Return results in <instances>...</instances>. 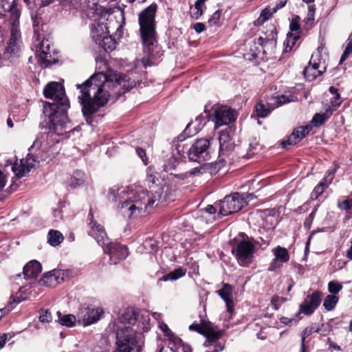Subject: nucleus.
<instances>
[{"label":"nucleus","instance_id":"obj_29","mask_svg":"<svg viewBox=\"0 0 352 352\" xmlns=\"http://www.w3.org/2000/svg\"><path fill=\"white\" fill-rule=\"evenodd\" d=\"M257 43L263 47V53H267V50H273L276 44V34L274 33V29L269 35H265V37L259 36Z\"/></svg>","mask_w":352,"mask_h":352},{"label":"nucleus","instance_id":"obj_52","mask_svg":"<svg viewBox=\"0 0 352 352\" xmlns=\"http://www.w3.org/2000/svg\"><path fill=\"white\" fill-rule=\"evenodd\" d=\"M52 318L48 310H41L39 316V320L41 322H49L52 321Z\"/></svg>","mask_w":352,"mask_h":352},{"label":"nucleus","instance_id":"obj_4","mask_svg":"<svg viewBox=\"0 0 352 352\" xmlns=\"http://www.w3.org/2000/svg\"><path fill=\"white\" fill-rule=\"evenodd\" d=\"M89 217L91 219L89 235L96 239L99 245L102 247L104 252L109 255L111 263L116 264L120 261L126 258L128 256L127 248L125 246L111 243L103 226L93 220V214L91 212L89 214Z\"/></svg>","mask_w":352,"mask_h":352},{"label":"nucleus","instance_id":"obj_35","mask_svg":"<svg viewBox=\"0 0 352 352\" xmlns=\"http://www.w3.org/2000/svg\"><path fill=\"white\" fill-rule=\"evenodd\" d=\"M58 320L60 324L66 326L67 327H72L74 326L76 321V317L73 314H66L62 316L60 312L57 311Z\"/></svg>","mask_w":352,"mask_h":352},{"label":"nucleus","instance_id":"obj_27","mask_svg":"<svg viewBox=\"0 0 352 352\" xmlns=\"http://www.w3.org/2000/svg\"><path fill=\"white\" fill-rule=\"evenodd\" d=\"M62 3L65 6H69L74 9L84 12L87 15L91 10H96V6H93L95 3L91 2L90 0H64Z\"/></svg>","mask_w":352,"mask_h":352},{"label":"nucleus","instance_id":"obj_17","mask_svg":"<svg viewBox=\"0 0 352 352\" xmlns=\"http://www.w3.org/2000/svg\"><path fill=\"white\" fill-rule=\"evenodd\" d=\"M68 272L63 270H53L45 274L39 280V284L47 287H53L65 280Z\"/></svg>","mask_w":352,"mask_h":352},{"label":"nucleus","instance_id":"obj_61","mask_svg":"<svg viewBox=\"0 0 352 352\" xmlns=\"http://www.w3.org/2000/svg\"><path fill=\"white\" fill-rule=\"evenodd\" d=\"M189 329L197 331L200 334H203V331H204V328H201L198 324L193 323L189 326Z\"/></svg>","mask_w":352,"mask_h":352},{"label":"nucleus","instance_id":"obj_8","mask_svg":"<svg viewBox=\"0 0 352 352\" xmlns=\"http://www.w3.org/2000/svg\"><path fill=\"white\" fill-rule=\"evenodd\" d=\"M115 344V352H140L142 350L136 331L133 328L116 331Z\"/></svg>","mask_w":352,"mask_h":352},{"label":"nucleus","instance_id":"obj_49","mask_svg":"<svg viewBox=\"0 0 352 352\" xmlns=\"http://www.w3.org/2000/svg\"><path fill=\"white\" fill-rule=\"evenodd\" d=\"M342 289V285L337 281L332 280L330 281L328 284V290L332 294V295H336Z\"/></svg>","mask_w":352,"mask_h":352},{"label":"nucleus","instance_id":"obj_22","mask_svg":"<svg viewBox=\"0 0 352 352\" xmlns=\"http://www.w3.org/2000/svg\"><path fill=\"white\" fill-rule=\"evenodd\" d=\"M219 158L229 157L234 150V144L228 131H221L219 138Z\"/></svg>","mask_w":352,"mask_h":352},{"label":"nucleus","instance_id":"obj_33","mask_svg":"<svg viewBox=\"0 0 352 352\" xmlns=\"http://www.w3.org/2000/svg\"><path fill=\"white\" fill-rule=\"evenodd\" d=\"M14 10L21 11L15 0H0V18L4 16L3 12H9L10 17H12Z\"/></svg>","mask_w":352,"mask_h":352},{"label":"nucleus","instance_id":"obj_10","mask_svg":"<svg viewBox=\"0 0 352 352\" xmlns=\"http://www.w3.org/2000/svg\"><path fill=\"white\" fill-rule=\"evenodd\" d=\"M322 50V47H318L317 52L312 54L309 65L304 69L305 77L309 81H311L320 76L326 69L324 60L321 58V51Z\"/></svg>","mask_w":352,"mask_h":352},{"label":"nucleus","instance_id":"obj_56","mask_svg":"<svg viewBox=\"0 0 352 352\" xmlns=\"http://www.w3.org/2000/svg\"><path fill=\"white\" fill-rule=\"evenodd\" d=\"M341 103L342 100L340 96L338 93H336V95L333 97V98L331 100V105L333 108L329 111H332L333 112L340 105Z\"/></svg>","mask_w":352,"mask_h":352},{"label":"nucleus","instance_id":"obj_59","mask_svg":"<svg viewBox=\"0 0 352 352\" xmlns=\"http://www.w3.org/2000/svg\"><path fill=\"white\" fill-rule=\"evenodd\" d=\"M136 153L138 155V156L141 158L144 164L146 165L148 163V158L146 156L145 151L141 148H138L136 149Z\"/></svg>","mask_w":352,"mask_h":352},{"label":"nucleus","instance_id":"obj_26","mask_svg":"<svg viewBox=\"0 0 352 352\" xmlns=\"http://www.w3.org/2000/svg\"><path fill=\"white\" fill-rule=\"evenodd\" d=\"M300 17L298 16H296L292 19L290 22L289 29L291 30V33L287 34V40L285 41V44L287 45L285 50L287 51V47H289V50H292V47L294 45L296 42L299 38V29H300Z\"/></svg>","mask_w":352,"mask_h":352},{"label":"nucleus","instance_id":"obj_9","mask_svg":"<svg viewBox=\"0 0 352 352\" xmlns=\"http://www.w3.org/2000/svg\"><path fill=\"white\" fill-rule=\"evenodd\" d=\"M247 204V201L243 195L238 192L232 195L226 196L223 200L218 204L219 217L227 216L232 213L239 212Z\"/></svg>","mask_w":352,"mask_h":352},{"label":"nucleus","instance_id":"obj_58","mask_svg":"<svg viewBox=\"0 0 352 352\" xmlns=\"http://www.w3.org/2000/svg\"><path fill=\"white\" fill-rule=\"evenodd\" d=\"M285 301V298L282 297H279L278 296H274L272 298V304L273 305L274 309L277 310L278 309V306Z\"/></svg>","mask_w":352,"mask_h":352},{"label":"nucleus","instance_id":"obj_64","mask_svg":"<svg viewBox=\"0 0 352 352\" xmlns=\"http://www.w3.org/2000/svg\"><path fill=\"white\" fill-rule=\"evenodd\" d=\"M279 261H277L275 258L273 259V261H272V263H270V267L268 268V270L270 271H274L275 269L278 268L280 267V265H278V263Z\"/></svg>","mask_w":352,"mask_h":352},{"label":"nucleus","instance_id":"obj_50","mask_svg":"<svg viewBox=\"0 0 352 352\" xmlns=\"http://www.w3.org/2000/svg\"><path fill=\"white\" fill-rule=\"evenodd\" d=\"M334 173L335 170H329L319 184H322V186L327 188L333 179Z\"/></svg>","mask_w":352,"mask_h":352},{"label":"nucleus","instance_id":"obj_6","mask_svg":"<svg viewBox=\"0 0 352 352\" xmlns=\"http://www.w3.org/2000/svg\"><path fill=\"white\" fill-rule=\"evenodd\" d=\"M69 104L65 102L63 107H58L56 104H50L49 107H45L44 113L48 116V127L50 131L57 135H62L66 129L67 122V109Z\"/></svg>","mask_w":352,"mask_h":352},{"label":"nucleus","instance_id":"obj_30","mask_svg":"<svg viewBox=\"0 0 352 352\" xmlns=\"http://www.w3.org/2000/svg\"><path fill=\"white\" fill-rule=\"evenodd\" d=\"M41 265L37 261H31L23 267L24 278L30 279L36 277L41 272Z\"/></svg>","mask_w":352,"mask_h":352},{"label":"nucleus","instance_id":"obj_19","mask_svg":"<svg viewBox=\"0 0 352 352\" xmlns=\"http://www.w3.org/2000/svg\"><path fill=\"white\" fill-rule=\"evenodd\" d=\"M36 162V159L28 154L25 159L15 162L12 166V170L17 177H25L35 166Z\"/></svg>","mask_w":352,"mask_h":352},{"label":"nucleus","instance_id":"obj_28","mask_svg":"<svg viewBox=\"0 0 352 352\" xmlns=\"http://www.w3.org/2000/svg\"><path fill=\"white\" fill-rule=\"evenodd\" d=\"M21 16V11H14L12 17H10V40L16 41H21V32L19 29V18Z\"/></svg>","mask_w":352,"mask_h":352},{"label":"nucleus","instance_id":"obj_16","mask_svg":"<svg viewBox=\"0 0 352 352\" xmlns=\"http://www.w3.org/2000/svg\"><path fill=\"white\" fill-rule=\"evenodd\" d=\"M206 338L204 345L207 349L206 352H219L223 349V346L218 342L221 336V332L212 327H205L203 334Z\"/></svg>","mask_w":352,"mask_h":352},{"label":"nucleus","instance_id":"obj_21","mask_svg":"<svg viewBox=\"0 0 352 352\" xmlns=\"http://www.w3.org/2000/svg\"><path fill=\"white\" fill-rule=\"evenodd\" d=\"M36 53L39 58V62L44 67L54 64L57 62L54 54H52L50 50V45L48 40H43L39 47L36 50Z\"/></svg>","mask_w":352,"mask_h":352},{"label":"nucleus","instance_id":"obj_63","mask_svg":"<svg viewBox=\"0 0 352 352\" xmlns=\"http://www.w3.org/2000/svg\"><path fill=\"white\" fill-rule=\"evenodd\" d=\"M193 28L197 33H201L205 30V25L202 23L194 24Z\"/></svg>","mask_w":352,"mask_h":352},{"label":"nucleus","instance_id":"obj_32","mask_svg":"<svg viewBox=\"0 0 352 352\" xmlns=\"http://www.w3.org/2000/svg\"><path fill=\"white\" fill-rule=\"evenodd\" d=\"M201 117H197L194 122L189 123L184 129L183 134L178 136V139L182 141L185 137H191L197 134L201 129Z\"/></svg>","mask_w":352,"mask_h":352},{"label":"nucleus","instance_id":"obj_36","mask_svg":"<svg viewBox=\"0 0 352 352\" xmlns=\"http://www.w3.org/2000/svg\"><path fill=\"white\" fill-rule=\"evenodd\" d=\"M63 241L62 233L58 230H51L48 232L47 241L52 246H57Z\"/></svg>","mask_w":352,"mask_h":352},{"label":"nucleus","instance_id":"obj_39","mask_svg":"<svg viewBox=\"0 0 352 352\" xmlns=\"http://www.w3.org/2000/svg\"><path fill=\"white\" fill-rule=\"evenodd\" d=\"M271 102L272 101L270 100V102H267V107H265L261 102L258 103L255 107L257 116L261 118L266 117L275 108L274 105L270 104Z\"/></svg>","mask_w":352,"mask_h":352},{"label":"nucleus","instance_id":"obj_25","mask_svg":"<svg viewBox=\"0 0 352 352\" xmlns=\"http://www.w3.org/2000/svg\"><path fill=\"white\" fill-rule=\"evenodd\" d=\"M309 132L308 126H300L295 129L293 133L288 137L286 141H283L280 144L283 148H287V145H295L302 140Z\"/></svg>","mask_w":352,"mask_h":352},{"label":"nucleus","instance_id":"obj_20","mask_svg":"<svg viewBox=\"0 0 352 352\" xmlns=\"http://www.w3.org/2000/svg\"><path fill=\"white\" fill-rule=\"evenodd\" d=\"M322 297V293L319 291H316L311 295L307 296L300 305V311L306 315L311 314L320 305Z\"/></svg>","mask_w":352,"mask_h":352},{"label":"nucleus","instance_id":"obj_18","mask_svg":"<svg viewBox=\"0 0 352 352\" xmlns=\"http://www.w3.org/2000/svg\"><path fill=\"white\" fill-rule=\"evenodd\" d=\"M137 320V316L133 309L131 308L125 309L121 315L113 323L114 331L124 329L125 328H132Z\"/></svg>","mask_w":352,"mask_h":352},{"label":"nucleus","instance_id":"obj_13","mask_svg":"<svg viewBox=\"0 0 352 352\" xmlns=\"http://www.w3.org/2000/svg\"><path fill=\"white\" fill-rule=\"evenodd\" d=\"M43 94L45 98L53 100L54 102L52 104H56L58 107H63L65 102L67 104H69V100L65 96L64 87L59 82H51L48 83L44 89ZM50 104H47V107H49Z\"/></svg>","mask_w":352,"mask_h":352},{"label":"nucleus","instance_id":"obj_48","mask_svg":"<svg viewBox=\"0 0 352 352\" xmlns=\"http://www.w3.org/2000/svg\"><path fill=\"white\" fill-rule=\"evenodd\" d=\"M159 180L158 173H154L151 168L147 170V179L146 182L148 185L151 187L155 184L156 182Z\"/></svg>","mask_w":352,"mask_h":352},{"label":"nucleus","instance_id":"obj_5","mask_svg":"<svg viewBox=\"0 0 352 352\" xmlns=\"http://www.w3.org/2000/svg\"><path fill=\"white\" fill-rule=\"evenodd\" d=\"M157 5L153 3L141 12L139 14V25L143 43L150 46L155 41V18Z\"/></svg>","mask_w":352,"mask_h":352},{"label":"nucleus","instance_id":"obj_43","mask_svg":"<svg viewBox=\"0 0 352 352\" xmlns=\"http://www.w3.org/2000/svg\"><path fill=\"white\" fill-rule=\"evenodd\" d=\"M273 9L270 10L267 8L263 9L258 18L254 21L255 25H263L266 21H267L274 14Z\"/></svg>","mask_w":352,"mask_h":352},{"label":"nucleus","instance_id":"obj_24","mask_svg":"<svg viewBox=\"0 0 352 352\" xmlns=\"http://www.w3.org/2000/svg\"><path fill=\"white\" fill-rule=\"evenodd\" d=\"M21 41L9 39L7 46L2 54L3 58L8 61H13L18 58L21 54Z\"/></svg>","mask_w":352,"mask_h":352},{"label":"nucleus","instance_id":"obj_60","mask_svg":"<svg viewBox=\"0 0 352 352\" xmlns=\"http://www.w3.org/2000/svg\"><path fill=\"white\" fill-rule=\"evenodd\" d=\"M287 1V0H278L276 3L275 6L272 8L273 12H276L279 9L283 8L285 6Z\"/></svg>","mask_w":352,"mask_h":352},{"label":"nucleus","instance_id":"obj_34","mask_svg":"<svg viewBox=\"0 0 352 352\" xmlns=\"http://www.w3.org/2000/svg\"><path fill=\"white\" fill-rule=\"evenodd\" d=\"M206 0H197L194 7L190 8L191 16L195 19H198L206 9L205 2Z\"/></svg>","mask_w":352,"mask_h":352},{"label":"nucleus","instance_id":"obj_38","mask_svg":"<svg viewBox=\"0 0 352 352\" xmlns=\"http://www.w3.org/2000/svg\"><path fill=\"white\" fill-rule=\"evenodd\" d=\"M87 177L84 172L81 170H76L74 173L70 184L72 186L76 188L81 186L86 181Z\"/></svg>","mask_w":352,"mask_h":352},{"label":"nucleus","instance_id":"obj_1","mask_svg":"<svg viewBox=\"0 0 352 352\" xmlns=\"http://www.w3.org/2000/svg\"><path fill=\"white\" fill-rule=\"evenodd\" d=\"M160 190L151 194L141 188L129 190L126 187H113L109 190L108 199L118 203V207L124 217L138 219L143 216L147 208L153 206L157 201H165L170 198L172 190L169 185L164 184Z\"/></svg>","mask_w":352,"mask_h":352},{"label":"nucleus","instance_id":"obj_46","mask_svg":"<svg viewBox=\"0 0 352 352\" xmlns=\"http://www.w3.org/2000/svg\"><path fill=\"white\" fill-rule=\"evenodd\" d=\"M179 164V159L172 155L170 157L164 165V169L166 172H169L175 170Z\"/></svg>","mask_w":352,"mask_h":352},{"label":"nucleus","instance_id":"obj_47","mask_svg":"<svg viewBox=\"0 0 352 352\" xmlns=\"http://www.w3.org/2000/svg\"><path fill=\"white\" fill-rule=\"evenodd\" d=\"M352 54V32L349 35L348 39H347V43L346 46L345 47V50L340 58V63H342L350 54Z\"/></svg>","mask_w":352,"mask_h":352},{"label":"nucleus","instance_id":"obj_37","mask_svg":"<svg viewBox=\"0 0 352 352\" xmlns=\"http://www.w3.org/2000/svg\"><path fill=\"white\" fill-rule=\"evenodd\" d=\"M275 258L282 263H285L289 259V254L287 250L285 248L278 246L272 250Z\"/></svg>","mask_w":352,"mask_h":352},{"label":"nucleus","instance_id":"obj_3","mask_svg":"<svg viewBox=\"0 0 352 352\" xmlns=\"http://www.w3.org/2000/svg\"><path fill=\"white\" fill-rule=\"evenodd\" d=\"M96 10L88 12L87 16L93 21L91 24V38L102 49L107 52L115 48L114 39L109 35V28L104 23L107 12L98 3H94Z\"/></svg>","mask_w":352,"mask_h":352},{"label":"nucleus","instance_id":"obj_62","mask_svg":"<svg viewBox=\"0 0 352 352\" xmlns=\"http://www.w3.org/2000/svg\"><path fill=\"white\" fill-rule=\"evenodd\" d=\"M7 182L6 176L0 170V192L3 189Z\"/></svg>","mask_w":352,"mask_h":352},{"label":"nucleus","instance_id":"obj_2","mask_svg":"<svg viewBox=\"0 0 352 352\" xmlns=\"http://www.w3.org/2000/svg\"><path fill=\"white\" fill-rule=\"evenodd\" d=\"M125 76L120 73H113L107 76L102 72L92 75L82 85H76L80 90L78 96L82 105V111L87 120L104 106L109 100V89L121 85L125 80Z\"/></svg>","mask_w":352,"mask_h":352},{"label":"nucleus","instance_id":"obj_7","mask_svg":"<svg viewBox=\"0 0 352 352\" xmlns=\"http://www.w3.org/2000/svg\"><path fill=\"white\" fill-rule=\"evenodd\" d=\"M254 245L247 235L240 233L232 241V254L235 255L239 264L248 267L252 262Z\"/></svg>","mask_w":352,"mask_h":352},{"label":"nucleus","instance_id":"obj_53","mask_svg":"<svg viewBox=\"0 0 352 352\" xmlns=\"http://www.w3.org/2000/svg\"><path fill=\"white\" fill-rule=\"evenodd\" d=\"M23 300L24 299H22V298H21L19 297L15 298V297L12 296L11 297V300L8 302V307H5L3 309H1V311L3 312L4 314L8 313V312H9L13 308L12 306L13 302L19 303V302H21L22 300Z\"/></svg>","mask_w":352,"mask_h":352},{"label":"nucleus","instance_id":"obj_11","mask_svg":"<svg viewBox=\"0 0 352 352\" xmlns=\"http://www.w3.org/2000/svg\"><path fill=\"white\" fill-rule=\"evenodd\" d=\"M209 146L210 141L208 139L197 140L188 151L190 160L199 164L208 160L210 157Z\"/></svg>","mask_w":352,"mask_h":352},{"label":"nucleus","instance_id":"obj_54","mask_svg":"<svg viewBox=\"0 0 352 352\" xmlns=\"http://www.w3.org/2000/svg\"><path fill=\"white\" fill-rule=\"evenodd\" d=\"M221 13L219 10L214 12L211 17L208 19V23L210 26L217 25L219 23Z\"/></svg>","mask_w":352,"mask_h":352},{"label":"nucleus","instance_id":"obj_23","mask_svg":"<svg viewBox=\"0 0 352 352\" xmlns=\"http://www.w3.org/2000/svg\"><path fill=\"white\" fill-rule=\"evenodd\" d=\"M226 160L220 158L219 162L211 163H204L199 166L195 168L191 173L193 175H202L208 173L210 175H214L224 166Z\"/></svg>","mask_w":352,"mask_h":352},{"label":"nucleus","instance_id":"obj_55","mask_svg":"<svg viewBox=\"0 0 352 352\" xmlns=\"http://www.w3.org/2000/svg\"><path fill=\"white\" fill-rule=\"evenodd\" d=\"M324 189L326 188L322 186V184H318L311 192V197L315 199L318 198L323 192Z\"/></svg>","mask_w":352,"mask_h":352},{"label":"nucleus","instance_id":"obj_41","mask_svg":"<svg viewBox=\"0 0 352 352\" xmlns=\"http://www.w3.org/2000/svg\"><path fill=\"white\" fill-rule=\"evenodd\" d=\"M185 274V271L182 268L175 269L173 271L169 272L166 275L164 276L161 280L164 281L168 280H176L178 278L182 277Z\"/></svg>","mask_w":352,"mask_h":352},{"label":"nucleus","instance_id":"obj_40","mask_svg":"<svg viewBox=\"0 0 352 352\" xmlns=\"http://www.w3.org/2000/svg\"><path fill=\"white\" fill-rule=\"evenodd\" d=\"M332 114V111H327L324 113H316L311 120L312 124L315 126H319L322 124Z\"/></svg>","mask_w":352,"mask_h":352},{"label":"nucleus","instance_id":"obj_45","mask_svg":"<svg viewBox=\"0 0 352 352\" xmlns=\"http://www.w3.org/2000/svg\"><path fill=\"white\" fill-rule=\"evenodd\" d=\"M338 208L340 210H344L348 216L352 215L351 210H352V198H347L342 201L338 202Z\"/></svg>","mask_w":352,"mask_h":352},{"label":"nucleus","instance_id":"obj_14","mask_svg":"<svg viewBox=\"0 0 352 352\" xmlns=\"http://www.w3.org/2000/svg\"><path fill=\"white\" fill-rule=\"evenodd\" d=\"M104 311L100 307L89 306L78 309L77 318L83 326H88L99 320Z\"/></svg>","mask_w":352,"mask_h":352},{"label":"nucleus","instance_id":"obj_12","mask_svg":"<svg viewBox=\"0 0 352 352\" xmlns=\"http://www.w3.org/2000/svg\"><path fill=\"white\" fill-rule=\"evenodd\" d=\"M236 118L235 111L227 106L215 105L213 107L212 120L214 122V129L228 125L234 122Z\"/></svg>","mask_w":352,"mask_h":352},{"label":"nucleus","instance_id":"obj_44","mask_svg":"<svg viewBox=\"0 0 352 352\" xmlns=\"http://www.w3.org/2000/svg\"><path fill=\"white\" fill-rule=\"evenodd\" d=\"M271 100L272 102L270 103V104L274 105L275 108L278 107L279 105L288 103L292 101H294L293 96H287L285 95H281L280 96L272 98Z\"/></svg>","mask_w":352,"mask_h":352},{"label":"nucleus","instance_id":"obj_31","mask_svg":"<svg viewBox=\"0 0 352 352\" xmlns=\"http://www.w3.org/2000/svg\"><path fill=\"white\" fill-rule=\"evenodd\" d=\"M232 287L228 284H224L223 288L218 291L219 295L225 301L227 311L232 314L233 311L234 303L232 299Z\"/></svg>","mask_w":352,"mask_h":352},{"label":"nucleus","instance_id":"obj_57","mask_svg":"<svg viewBox=\"0 0 352 352\" xmlns=\"http://www.w3.org/2000/svg\"><path fill=\"white\" fill-rule=\"evenodd\" d=\"M31 17L32 20L33 27L34 28V33L37 34L38 32V26L41 21V19L36 14H32Z\"/></svg>","mask_w":352,"mask_h":352},{"label":"nucleus","instance_id":"obj_51","mask_svg":"<svg viewBox=\"0 0 352 352\" xmlns=\"http://www.w3.org/2000/svg\"><path fill=\"white\" fill-rule=\"evenodd\" d=\"M312 333V329L309 327L305 328L301 334V352L305 351V339Z\"/></svg>","mask_w":352,"mask_h":352},{"label":"nucleus","instance_id":"obj_15","mask_svg":"<svg viewBox=\"0 0 352 352\" xmlns=\"http://www.w3.org/2000/svg\"><path fill=\"white\" fill-rule=\"evenodd\" d=\"M160 329L164 333L170 342H172L174 346L176 347L177 352H192L191 348L189 345L184 344L183 341L175 336L171 330L168 328V325L164 322L159 324ZM159 352H175L170 349L162 348Z\"/></svg>","mask_w":352,"mask_h":352},{"label":"nucleus","instance_id":"obj_42","mask_svg":"<svg viewBox=\"0 0 352 352\" xmlns=\"http://www.w3.org/2000/svg\"><path fill=\"white\" fill-rule=\"evenodd\" d=\"M338 297L336 295H328L324 298L323 307L327 311L333 310L338 302Z\"/></svg>","mask_w":352,"mask_h":352}]
</instances>
